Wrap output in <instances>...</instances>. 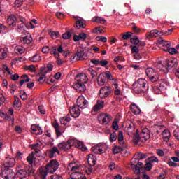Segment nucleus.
Wrapping results in <instances>:
<instances>
[{
	"label": "nucleus",
	"mask_w": 179,
	"mask_h": 179,
	"mask_svg": "<svg viewBox=\"0 0 179 179\" xmlns=\"http://www.w3.org/2000/svg\"><path fill=\"white\" fill-rule=\"evenodd\" d=\"M57 155H59V150H58V148L53 147L49 150L48 156L50 159L55 157Z\"/></svg>",
	"instance_id": "nucleus-20"
},
{
	"label": "nucleus",
	"mask_w": 179,
	"mask_h": 179,
	"mask_svg": "<svg viewBox=\"0 0 179 179\" xmlns=\"http://www.w3.org/2000/svg\"><path fill=\"white\" fill-rule=\"evenodd\" d=\"M76 83H83L85 85L86 83H87V80H88L87 76H86L83 73H78L76 77Z\"/></svg>",
	"instance_id": "nucleus-13"
},
{
	"label": "nucleus",
	"mask_w": 179,
	"mask_h": 179,
	"mask_svg": "<svg viewBox=\"0 0 179 179\" xmlns=\"http://www.w3.org/2000/svg\"><path fill=\"white\" fill-rule=\"evenodd\" d=\"M173 134L176 139L179 141V129L174 130Z\"/></svg>",
	"instance_id": "nucleus-63"
},
{
	"label": "nucleus",
	"mask_w": 179,
	"mask_h": 179,
	"mask_svg": "<svg viewBox=\"0 0 179 179\" xmlns=\"http://www.w3.org/2000/svg\"><path fill=\"white\" fill-rule=\"evenodd\" d=\"M171 137V134L170 133V131L169 130H164L162 132V138L165 142H167L170 138Z\"/></svg>",
	"instance_id": "nucleus-34"
},
{
	"label": "nucleus",
	"mask_w": 179,
	"mask_h": 179,
	"mask_svg": "<svg viewBox=\"0 0 179 179\" xmlns=\"http://www.w3.org/2000/svg\"><path fill=\"white\" fill-rule=\"evenodd\" d=\"M71 36H72V34H71V32H66L62 34V38H64V40H68L71 38Z\"/></svg>",
	"instance_id": "nucleus-51"
},
{
	"label": "nucleus",
	"mask_w": 179,
	"mask_h": 179,
	"mask_svg": "<svg viewBox=\"0 0 179 179\" xmlns=\"http://www.w3.org/2000/svg\"><path fill=\"white\" fill-rule=\"evenodd\" d=\"M87 37V35L85 33H81L79 35H75L73 37L74 41H79V40H82L83 41H85Z\"/></svg>",
	"instance_id": "nucleus-30"
},
{
	"label": "nucleus",
	"mask_w": 179,
	"mask_h": 179,
	"mask_svg": "<svg viewBox=\"0 0 179 179\" xmlns=\"http://www.w3.org/2000/svg\"><path fill=\"white\" fill-rule=\"evenodd\" d=\"M125 131L129 136H134V142L139 143V142H146L150 138V134L148 128L143 129L141 133H138V129H135L134 123L129 121Z\"/></svg>",
	"instance_id": "nucleus-1"
},
{
	"label": "nucleus",
	"mask_w": 179,
	"mask_h": 179,
	"mask_svg": "<svg viewBox=\"0 0 179 179\" xmlns=\"http://www.w3.org/2000/svg\"><path fill=\"white\" fill-rule=\"evenodd\" d=\"M55 131H56L57 138H59V136H62V127H59V129H57Z\"/></svg>",
	"instance_id": "nucleus-56"
},
{
	"label": "nucleus",
	"mask_w": 179,
	"mask_h": 179,
	"mask_svg": "<svg viewBox=\"0 0 179 179\" xmlns=\"http://www.w3.org/2000/svg\"><path fill=\"white\" fill-rule=\"evenodd\" d=\"M134 93H145L148 90V81L143 78H139L133 84Z\"/></svg>",
	"instance_id": "nucleus-5"
},
{
	"label": "nucleus",
	"mask_w": 179,
	"mask_h": 179,
	"mask_svg": "<svg viewBox=\"0 0 179 179\" xmlns=\"http://www.w3.org/2000/svg\"><path fill=\"white\" fill-rule=\"evenodd\" d=\"M111 94V87L105 86L100 89L99 95L100 99H107Z\"/></svg>",
	"instance_id": "nucleus-10"
},
{
	"label": "nucleus",
	"mask_w": 179,
	"mask_h": 179,
	"mask_svg": "<svg viewBox=\"0 0 179 179\" xmlns=\"http://www.w3.org/2000/svg\"><path fill=\"white\" fill-rule=\"evenodd\" d=\"M169 83L166 80H161L159 81V87L162 90H166L169 87Z\"/></svg>",
	"instance_id": "nucleus-35"
},
{
	"label": "nucleus",
	"mask_w": 179,
	"mask_h": 179,
	"mask_svg": "<svg viewBox=\"0 0 179 179\" xmlns=\"http://www.w3.org/2000/svg\"><path fill=\"white\" fill-rule=\"evenodd\" d=\"M149 162L150 163H157L159 162V159H157V157H152L149 158Z\"/></svg>",
	"instance_id": "nucleus-61"
},
{
	"label": "nucleus",
	"mask_w": 179,
	"mask_h": 179,
	"mask_svg": "<svg viewBox=\"0 0 179 179\" xmlns=\"http://www.w3.org/2000/svg\"><path fill=\"white\" fill-rule=\"evenodd\" d=\"M73 87L78 93H85L86 92V84L76 83L73 85Z\"/></svg>",
	"instance_id": "nucleus-14"
},
{
	"label": "nucleus",
	"mask_w": 179,
	"mask_h": 179,
	"mask_svg": "<svg viewBox=\"0 0 179 179\" xmlns=\"http://www.w3.org/2000/svg\"><path fill=\"white\" fill-rule=\"evenodd\" d=\"M145 73L152 82H157L159 80V74L157 71L152 67H148L145 69Z\"/></svg>",
	"instance_id": "nucleus-8"
},
{
	"label": "nucleus",
	"mask_w": 179,
	"mask_h": 179,
	"mask_svg": "<svg viewBox=\"0 0 179 179\" xmlns=\"http://www.w3.org/2000/svg\"><path fill=\"white\" fill-rule=\"evenodd\" d=\"M132 37V32H127L122 36L123 40H129Z\"/></svg>",
	"instance_id": "nucleus-50"
},
{
	"label": "nucleus",
	"mask_w": 179,
	"mask_h": 179,
	"mask_svg": "<svg viewBox=\"0 0 179 179\" xmlns=\"http://www.w3.org/2000/svg\"><path fill=\"white\" fill-rule=\"evenodd\" d=\"M164 34L156 30H152L149 34L146 35L147 38H150V37H157L158 36H163Z\"/></svg>",
	"instance_id": "nucleus-26"
},
{
	"label": "nucleus",
	"mask_w": 179,
	"mask_h": 179,
	"mask_svg": "<svg viewBox=\"0 0 179 179\" xmlns=\"http://www.w3.org/2000/svg\"><path fill=\"white\" fill-rule=\"evenodd\" d=\"M108 146L106 143L99 144L96 146L92 148L93 153L96 155H103V153H106Z\"/></svg>",
	"instance_id": "nucleus-9"
},
{
	"label": "nucleus",
	"mask_w": 179,
	"mask_h": 179,
	"mask_svg": "<svg viewBox=\"0 0 179 179\" xmlns=\"http://www.w3.org/2000/svg\"><path fill=\"white\" fill-rule=\"evenodd\" d=\"M31 35H27L25 37H22L21 39V41L24 43V44H30L31 43Z\"/></svg>",
	"instance_id": "nucleus-37"
},
{
	"label": "nucleus",
	"mask_w": 179,
	"mask_h": 179,
	"mask_svg": "<svg viewBox=\"0 0 179 179\" xmlns=\"http://www.w3.org/2000/svg\"><path fill=\"white\" fill-rule=\"evenodd\" d=\"M83 55H85V52L83 51H80L76 54L75 57H76L77 61H80V59L83 58Z\"/></svg>",
	"instance_id": "nucleus-44"
},
{
	"label": "nucleus",
	"mask_w": 179,
	"mask_h": 179,
	"mask_svg": "<svg viewBox=\"0 0 179 179\" xmlns=\"http://www.w3.org/2000/svg\"><path fill=\"white\" fill-rule=\"evenodd\" d=\"M17 22V19L16 18V16L11 15L7 18V23L8 26H12L14 27L16 26V23Z\"/></svg>",
	"instance_id": "nucleus-19"
},
{
	"label": "nucleus",
	"mask_w": 179,
	"mask_h": 179,
	"mask_svg": "<svg viewBox=\"0 0 179 179\" xmlns=\"http://www.w3.org/2000/svg\"><path fill=\"white\" fill-rule=\"evenodd\" d=\"M16 163L15 158L7 157L4 163L5 167H13Z\"/></svg>",
	"instance_id": "nucleus-23"
},
{
	"label": "nucleus",
	"mask_w": 179,
	"mask_h": 179,
	"mask_svg": "<svg viewBox=\"0 0 179 179\" xmlns=\"http://www.w3.org/2000/svg\"><path fill=\"white\" fill-rule=\"evenodd\" d=\"M59 167V162L57 159H52L47 164L45 169H39V176L41 179H46L48 174H54Z\"/></svg>",
	"instance_id": "nucleus-4"
},
{
	"label": "nucleus",
	"mask_w": 179,
	"mask_h": 179,
	"mask_svg": "<svg viewBox=\"0 0 179 179\" xmlns=\"http://www.w3.org/2000/svg\"><path fill=\"white\" fill-rule=\"evenodd\" d=\"M22 80L20 81V86H23L24 83L30 82V78H29V76L27 75H24L21 76Z\"/></svg>",
	"instance_id": "nucleus-40"
},
{
	"label": "nucleus",
	"mask_w": 179,
	"mask_h": 179,
	"mask_svg": "<svg viewBox=\"0 0 179 179\" xmlns=\"http://www.w3.org/2000/svg\"><path fill=\"white\" fill-rule=\"evenodd\" d=\"M71 178L73 179H86V176L80 172H73L71 176Z\"/></svg>",
	"instance_id": "nucleus-25"
},
{
	"label": "nucleus",
	"mask_w": 179,
	"mask_h": 179,
	"mask_svg": "<svg viewBox=\"0 0 179 179\" xmlns=\"http://www.w3.org/2000/svg\"><path fill=\"white\" fill-rule=\"evenodd\" d=\"M168 52L171 55L178 54V51L175 48H170L168 49Z\"/></svg>",
	"instance_id": "nucleus-54"
},
{
	"label": "nucleus",
	"mask_w": 179,
	"mask_h": 179,
	"mask_svg": "<svg viewBox=\"0 0 179 179\" xmlns=\"http://www.w3.org/2000/svg\"><path fill=\"white\" fill-rule=\"evenodd\" d=\"M47 69L45 67H41V71L37 76L38 82H41V80H44V79H45V76L47 75Z\"/></svg>",
	"instance_id": "nucleus-17"
},
{
	"label": "nucleus",
	"mask_w": 179,
	"mask_h": 179,
	"mask_svg": "<svg viewBox=\"0 0 179 179\" xmlns=\"http://www.w3.org/2000/svg\"><path fill=\"white\" fill-rule=\"evenodd\" d=\"M148 157V155L142 152H137L134 155L133 159H132V165H134V161L136 160H143V159H146Z\"/></svg>",
	"instance_id": "nucleus-18"
},
{
	"label": "nucleus",
	"mask_w": 179,
	"mask_h": 179,
	"mask_svg": "<svg viewBox=\"0 0 179 179\" xmlns=\"http://www.w3.org/2000/svg\"><path fill=\"white\" fill-rule=\"evenodd\" d=\"M102 108H104V101L97 100L96 103L92 108V110L97 113V111H100Z\"/></svg>",
	"instance_id": "nucleus-16"
},
{
	"label": "nucleus",
	"mask_w": 179,
	"mask_h": 179,
	"mask_svg": "<svg viewBox=\"0 0 179 179\" xmlns=\"http://www.w3.org/2000/svg\"><path fill=\"white\" fill-rule=\"evenodd\" d=\"M97 80L99 86H104L106 85V77L103 74H99Z\"/></svg>",
	"instance_id": "nucleus-33"
},
{
	"label": "nucleus",
	"mask_w": 179,
	"mask_h": 179,
	"mask_svg": "<svg viewBox=\"0 0 179 179\" xmlns=\"http://www.w3.org/2000/svg\"><path fill=\"white\" fill-rule=\"evenodd\" d=\"M67 169L69 171H74L76 172L78 170H80V164L76 162H71L68 166Z\"/></svg>",
	"instance_id": "nucleus-15"
},
{
	"label": "nucleus",
	"mask_w": 179,
	"mask_h": 179,
	"mask_svg": "<svg viewBox=\"0 0 179 179\" xmlns=\"http://www.w3.org/2000/svg\"><path fill=\"white\" fill-rule=\"evenodd\" d=\"M112 128L113 129H115V131H118V129H120V127H118V123L117 122V121H114L113 122Z\"/></svg>",
	"instance_id": "nucleus-58"
},
{
	"label": "nucleus",
	"mask_w": 179,
	"mask_h": 179,
	"mask_svg": "<svg viewBox=\"0 0 179 179\" xmlns=\"http://www.w3.org/2000/svg\"><path fill=\"white\" fill-rule=\"evenodd\" d=\"M36 156L34 155V152H31L28 155L27 157V162L30 164V166H35L36 165Z\"/></svg>",
	"instance_id": "nucleus-21"
},
{
	"label": "nucleus",
	"mask_w": 179,
	"mask_h": 179,
	"mask_svg": "<svg viewBox=\"0 0 179 179\" xmlns=\"http://www.w3.org/2000/svg\"><path fill=\"white\" fill-rule=\"evenodd\" d=\"M131 48V52L132 54H138L139 53V48H138V46H130Z\"/></svg>",
	"instance_id": "nucleus-53"
},
{
	"label": "nucleus",
	"mask_w": 179,
	"mask_h": 179,
	"mask_svg": "<svg viewBox=\"0 0 179 179\" xmlns=\"http://www.w3.org/2000/svg\"><path fill=\"white\" fill-rule=\"evenodd\" d=\"M42 52L43 54H48V52H50V47L48 46H44L43 48H42Z\"/></svg>",
	"instance_id": "nucleus-60"
},
{
	"label": "nucleus",
	"mask_w": 179,
	"mask_h": 179,
	"mask_svg": "<svg viewBox=\"0 0 179 179\" xmlns=\"http://www.w3.org/2000/svg\"><path fill=\"white\" fill-rule=\"evenodd\" d=\"M92 167V166H90L85 168V171L87 173V174H88V176H90V174L93 173V168Z\"/></svg>",
	"instance_id": "nucleus-48"
},
{
	"label": "nucleus",
	"mask_w": 179,
	"mask_h": 179,
	"mask_svg": "<svg viewBox=\"0 0 179 179\" xmlns=\"http://www.w3.org/2000/svg\"><path fill=\"white\" fill-rule=\"evenodd\" d=\"M15 159H17V160H22V159H23V153L20 151L17 152Z\"/></svg>",
	"instance_id": "nucleus-55"
},
{
	"label": "nucleus",
	"mask_w": 179,
	"mask_h": 179,
	"mask_svg": "<svg viewBox=\"0 0 179 179\" xmlns=\"http://www.w3.org/2000/svg\"><path fill=\"white\" fill-rule=\"evenodd\" d=\"M177 66V59L172 58L169 60H166L164 64L162 65V68L160 69L164 73H167L170 69L176 68Z\"/></svg>",
	"instance_id": "nucleus-7"
},
{
	"label": "nucleus",
	"mask_w": 179,
	"mask_h": 179,
	"mask_svg": "<svg viewBox=\"0 0 179 179\" xmlns=\"http://www.w3.org/2000/svg\"><path fill=\"white\" fill-rule=\"evenodd\" d=\"M50 179H62V176L59 175H52Z\"/></svg>",
	"instance_id": "nucleus-64"
},
{
	"label": "nucleus",
	"mask_w": 179,
	"mask_h": 179,
	"mask_svg": "<svg viewBox=\"0 0 179 179\" xmlns=\"http://www.w3.org/2000/svg\"><path fill=\"white\" fill-rule=\"evenodd\" d=\"M117 141L121 145V146H115L113 148V153L114 155H117L120 153V152H122L124 149H125V142L124 141V133L121 131H119L118 136H117Z\"/></svg>",
	"instance_id": "nucleus-6"
},
{
	"label": "nucleus",
	"mask_w": 179,
	"mask_h": 179,
	"mask_svg": "<svg viewBox=\"0 0 179 179\" xmlns=\"http://www.w3.org/2000/svg\"><path fill=\"white\" fill-rule=\"evenodd\" d=\"M30 61L32 62H40V61H41V56L35 55L31 58Z\"/></svg>",
	"instance_id": "nucleus-41"
},
{
	"label": "nucleus",
	"mask_w": 179,
	"mask_h": 179,
	"mask_svg": "<svg viewBox=\"0 0 179 179\" xmlns=\"http://www.w3.org/2000/svg\"><path fill=\"white\" fill-rule=\"evenodd\" d=\"M8 48H0V59H5L8 57Z\"/></svg>",
	"instance_id": "nucleus-29"
},
{
	"label": "nucleus",
	"mask_w": 179,
	"mask_h": 179,
	"mask_svg": "<svg viewBox=\"0 0 179 179\" xmlns=\"http://www.w3.org/2000/svg\"><path fill=\"white\" fill-rule=\"evenodd\" d=\"M117 141V133L113 132L110 135V142H115Z\"/></svg>",
	"instance_id": "nucleus-45"
},
{
	"label": "nucleus",
	"mask_w": 179,
	"mask_h": 179,
	"mask_svg": "<svg viewBox=\"0 0 179 179\" xmlns=\"http://www.w3.org/2000/svg\"><path fill=\"white\" fill-rule=\"evenodd\" d=\"M8 32V29L6 26L3 24H0V34H5V33Z\"/></svg>",
	"instance_id": "nucleus-43"
},
{
	"label": "nucleus",
	"mask_w": 179,
	"mask_h": 179,
	"mask_svg": "<svg viewBox=\"0 0 179 179\" xmlns=\"http://www.w3.org/2000/svg\"><path fill=\"white\" fill-rule=\"evenodd\" d=\"M21 5H23V0H15V6L16 8H20Z\"/></svg>",
	"instance_id": "nucleus-57"
},
{
	"label": "nucleus",
	"mask_w": 179,
	"mask_h": 179,
	"mask_svg": "<svg viewBox=\"0 0 179 179\" xmlns=\"http://www.w3.org/2000/svg\"><path fill=\"white\" fill-rule=\"evenodd\" d=\"M87 160L89 166H94L96 164V156L93 154H90L87 155Z\"/></svg>",
	"instance_id": "nucleus-24"
},
{
	"label": "nucleus",
	"mask_w": 179,
	"mask_h": 179,
	"mask_svg": "<svg viewBox=\"0 0 179 179\" xmlns=\"http://www.w3.org/2000/svg\"><path fill=\"white\" fill-rule=\"evenodd\" d=\"M56 16H57V17H58V19H61V20L64 19V13H62L61 12H57L56 13Z\"/></svg>",
	"instance_id": "nucleus-62"
},
{
	"label": "nucleus",
	"mask_w": 179,
	"mask_h": 179,
	"mask_svg": "<svg viewBox=\"0 0 179 179\" xmlns=\"http://www.w3.org/2000/svg\"><path fill=\"white\" fill-rule=\"evenodd\" d=\"M38 110L39 113L41 114H42L43 115H45V113H46L45 109H44V107L43 106H38Z\"/></svg>",
	"instance_id": "nucleus-59"
},
{
	"label": "nucleus",
	"mask_w": 179,
	"mask_h": 179,
	"mask_svg": "<svg viewBox=\"0 0 179 179\" xmlns=\"http://www.w3.org/2000/svg\"><path fill=\"white\" fill-rule=\"evenodd\" d=\"M14 51L16 54H24L26 49L22 46H15Z\"/></svg>",
	"instance_id": "nucleus-36"
},
{
	"label": "nucleus",
	"mask_w": 179,
	"mask_h": 179,
	"mask_svg": "<svg viewBox=\"0 0 179 179\" xmlns=\"http://www.w3.org/2000/svg\"><path fill=\"white\" fill-rule=\"evenodd\" d=\"M143 164L142 162H140L139 160L134 159V165H132V159L131 162V166L134 169V172L136 174H139L141 173V169L143 168Z\"/></svg>",
	"instance_id": "nucleus-12"
},
{
	"label": "nucleus",
	"mask_w": 179,
	"mask_h": 179,
	"mask_svg": "<svg viewBox=\"0 0 179 179\" xmlns=\"http://www.w3.org/2000/svg\"><path fill=\"white\" fill-rule=\"evenodd\" d=\"M50 35L52 37V38H53V40H55V38H58V37H59V32L58 31L50 32Z\"/></svg>",
	"instance_id": "nucleus-47"
},
{
	"label": "nucleus",
	"mask_w": 179,
	"mask_h": 179,
	"mask_svg": "<svg viewBox=\"0 0 179 179\" xmlns=\"http://www.w3.org/2000/svg\"><path fill=\"white\" fill-rule=\"evenodd\" d=\"M96 41H101L102 43H107V38L105 36H96Z\"/></svg>",
	"instance_id": "nucleus-49"
},
{
	"label": "nucleus",
	"mask_w": 179,
	"mask_h": 179,
	"mask_svg": "<svg viewBox=\"0 0 179 179\" xmlns=\"http://www.w3.org/2000/svg\"><path fill=\"white\" fill-rule=\"evenodd\" d=\"M57 146L60 150H63L64 152H66V150H69L71 146H75L76 148H78L82 152H86V150H87V148L83 143V142L78 141L75 138L68 140L67 142L60 143L57 145Z\"/></svg>",
	"instance_id": "nucleus-3"
},
{
	"label": "nucleus",
	"mask_w": 179,
	"mask_h": 179,
	"mask_svg": "<svg viewBox=\"0 0 179 179\" xmlns=\"http://www.w3.org/2000/svg\"><path fill=\"white\" fill-rule=\"evenodd\" d=\"M71 122V117H64L60 119V123L62 125H68V124Z\"/></svg>",
	"instance_id": "nucleus-39"
},
{
	"label": "nucleus",
	"mask_w": 179,
	"mask_h": 179,
	"mask_svg": "<svg viewBox=\"0 0 179 179\" xmlns=\"http://www.w3.org/2000/svg\"><path fill=\"white\" fill-rule=\"evenodd\" d=\"M16 177V174L12 169H8L6 171V174L3 176L4 179H14Z\"/></svg>",
	"instance_id": "nucleus-22"
},
{
	"label": "nucleus",
	"mask_w": 179,
	"mask_h": 179,
	"mask_svg": "<svg viewBox=\"0 0 179 179\" xmlns=\"http://www.w3.org/2000/svg\"><path fill=\"white\" fill-rule=\"evenodd\" d=\"M98 121L103 125H107L111 121V117L107 113H101L98 117Z\"/></svg>",
	"instance_id": "nucleus-11"
},
{
	"label": "nucleus",
	"mask_w": 179,
	"mask_h": 179,
	"mask_svg": "<svg viewBox=\"0 0 179 179\" xmlns=\"http://www.w3.org/2000/svg\"><path fill=\"white\" fill-rule=\"evenodd\" d=\"M87 106H89V101H87L86 98L83 95L78 96L76 101V105L70 108L71 117L78 118L80 115V110L87 108Z\"/></svg>",
	"instance_id": "nucleus-2"
},
{
	"label": "nucleus",
	"mask_w": 179,
	"mask_h": 179,
	"mask_svg": "<svg viewBox=\"0 0 179 179\" xmlns=\"http://www.w3.org/2000/svg\"><path fill=\"white\" fill-rule=\"evenodd\" d=\"M31 129L34 134L36 131H38V133H36V135H41L43 134V129H41V127L37 124H32L31 127Z\"/></svg>",
	"instance_id": "nucleus-28"
},
{
	"label": "nucleus",
	"mask_w": 179,
	"mask_h": 179,
	"mask_svg": "<svg viewBox=\"0 0 179 179\" xmlns=\"http://www.w3.org/2000/svg\"><path fill=\"white\" fill-rule=\"evenodd\" d=\"M105 75L109 80H111L112 83H114L115 82H117V79L114 77H113V74H111V72L110 71H106Z\"/></svg>",
	"instance_id": "nucleus-38"
},
{
	"label": "nucleus",
	"mask_w": 179,
	"mask_h": 179,
	"mask_svg": "<svg viewBox=\"0 0 179 179\" xmlns=\"http://www.w3.org/2000/svg\"><path fill=\"white\" fill-rule=\"evenodd\" d=\"M130 42L131 44H135L136 45H138L139 44V38L136 36H134L133 38H131Z\"/></svg>",
	"instance_id": "nucleus-46"
},
{
	"label": "nucleus",
	"mask_w": 179,
	"mask_h": 179,
	"mask_svg": "<svg viewBox=\"0 0 179 179\" xmlns=\"http://www.w3.org/2000/svg\"><path fill=\"white\" fill-rule=\"evenodd\" d=\"M92 22H94V23H100L101 24H104V23H107V21L101 17H93Z\"/></svg>",
	"instance_id": "nucleus-32"
},
{
	"label": "nucleus",
	"mask_w": 179,
	"mask_h": 179,
	"mask_svg": "<svg viewBox=\"0 0 179 179\" xmlns=\"http://www.w3.org/2000/svg\"><path fill=\"white\" fill-rule=\"evenodd\" d=\"M130 108L133 114H135L136 115H139V114H141V108H139L136 104L132 103L130 106Z\"/></svg>",
	"instance_id": "nucleus-27"
},
{
	"label": "nucleus",
	"mask_w": 179,
	"mask_h": 179,
	"mask_svg": "<svg viewBox=\"0 0 179 179\" xmlns=\"http://www.w3.org/2000/svg\"><path fill=\"white\" fill-rule=\"evenodd\" d=\"M57 46H53L50 50V54H54L55 58H59V53H57Z\"/></svg>",
	"instance_id": "nucleus-42"
},
{
	"label": "nucleus",
	"mask_w": 179,
	"mask_h": 179,
	"mask_svg": "<svg viewBox=\"0 0 179 179\" xmlns=\"http://www.w3.org/2000/svg\"><path fill=\"white\" fill-rule=\"evenodd\" d=\"M76 26L78 27V29H85V20H83L82 18H78L77 21L76 22Z\"/></svg>",
	"instance_id": "nucleus-31"
},
{
	"label": "nucleus",
	"mask_w": 179,
	"mask_h": 179,
	"mask_svg": "<svg viewBox=\"0 0 179 179\" xmlns=\"http://www.w3.org/2000/svg\"><path fill=\"white\" fill-rule=\"evenodd\" d=\"M31 147L32 148V149H34V150L36 151V153H38V150H40V144L36 143V144L31 145Z\"/></svg>",
	"instance_id": "nucleus-52"
}]
</instances>
